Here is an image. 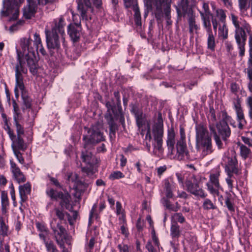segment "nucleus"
I'll list each match as a JSON object with an SVG mask.
<instances>
[{"label":"nucleus","instance_id":"1","mask_svg":"<svg viewBox=\"0 0 252 252\" xmlns=\"http://www.w3.org/2000/svg\"><path fill=\"white\" fill-rule=\"evenodd\" d=\"M34 39L32 40L30 37H24L20 39V46L22 51L17 49V61H18V52H20L23 58V66L27 62L30 71L33 75L37 72L38 68V59L35 54V46L33 45ZM18 61H17V63Z\"/></svg>","mask_w":252,"mask_h":252},{"label":"nucleus","instance_id":"2","mask_svg":"<svg viewBox=\"0 0 252 252\" xmlns=\"http://www.w3.org/2000/svg\"><path fill=\"white\" fill-rule=\"evenodd\" d=\"M231 20L235 28V38L240 50L239 55L243 57L245 54V45L247 35L245 30L249 32L251 30L250 25L244 20L239 18L234 14H231Z\"/></svg>","mask_w":252,"mask_h":252},{"label":"nucleus","instance_id":"3","mask_svg":"<svg viewBox=\"0 0 252 252\" xmlns=\"http://www.w3.org/2000/svg\"><path fill=\"white\" fill-rule=\"evenodd\" d=\"M106 107L107 111L105 115V118L109 125L110 134L111 136L112 134L115 135L118 129L116 121L119 120L120 123L124 127H125V117L122 113V108H121V110L117 109L114 103L111 102H107Z\"/></svg>","mask_w":252,"mask_h":252},{"label":"nucleus","instance_id":"4","mask_svg":"<svg viewBox=\"0 0 252 252\" xmlns=\"http://www.w3.org/2000/svg\"><path fill=\"white\" fill-rule=\"evenodd\" d=\"M87 133L83 135V147L85 148H94L98 143L105 140L104 136L102 132L101 125L96 124L90 128L85 127Z\"/></svg>","mask_w":252,"mask_h":252},{"label":"nucleus","instance_id":"5","mask_svg":"<svg viewBox=\"0 0 252 252\" xmlns=\"http://www.w3.org/2000/svg\"><path fill=\"white\" fill-rule=\"evenodd\" d=\"M196 143L197 146L203 148L202 155L203 157L210 154L213 152L212 140L206 127L202 124H198L195 126Z\"/></svg>","mask_w":252,"mask_h":252},{"label":"nucleus","instance_id":"6","mask_svg":"<svg viewBox=\"0 0 252 252\" xmlns=\"http://www.w3.org/2000/svg\"><path fill=\"white\" fill-rule=\"evenodd\" d=\"M163 124L161 115L158 116L157 122L153 126L152 134L153 137L152 145L153 152L158 156L162 155L164 152L163 148Z\"/></svg>","mask_w":252,"mask_h":252},{"label":"nucleus","instance_id":"7","mask_svg":"<svg viewBox=\"0 0 252 252\" xmlns=\"http://www.w3.org/2000/svg\"><path fill=\"white\" fill-rule=\"evenodd\" d=\"M18 61L14 67L15 72L16 84L14 89L15 95L16 97L19 96L18 89L21 91V95L22 92H26L25 89V85L23 80V74H27V69L23 66V58L21 56L20 52H18Z\"/></svg>","mask_w":252,"mask_h":252},{"label":"nucleus","instance_id":"8","mask_svg":"<svg viewBox=\"0 0 252 252\" xmlns=\"http://www.w3.org/2000/svg\"><path fill=\"white\" fill-rule=\"evenodd\" d=\"M77 8L81 18L82 20L87 21L91 19L90 13H93L94 9L92 7L93 4L96 8H99L102 5V0H77Z\"/></svg>","mask_w":252,"mask_h":252},{"label":"nucleus","instance_id":"9","mask_svg":"<svg viewBox=\"0 0 252 252\" xmlns=\"http://www.w3.org/2000/svg\"><path fill=\"white\" fill-rule=\"evenodd\" d=\"M200 181L194 175H191L189 178L186 179L185 186L186 190L190 194L198 198H205L207 194L200 187Z\"/></svg>","mask_w":252,"mask_h":252},{"label":"nucleus","instance_id":"10","mask_svg":"<svg viewBox=\"0 0 252 252\" xmlns=\"http://www.w3.org/2000/svg\"><path fill=\"white\" fill-rule=\"evenodd\" d=\"M46 43L48 49L49 50L51 56H53L55 52H59L61 49V41L60 39V34L58 33H53L49 31H45Z\"/></svg>","mask_w":252,"mask_h":252},{"label":"nucleus","instance_id":"11","mask_svg":"<svg viewBox=\"0 0 252 252\" xmlns=\"http://www.w3.org/2000/svg\"><path fill=\"white\" fill-rule=\"evenodd\" d=\"M67 180L69 182L74 183L73 186V195L76 198L80 199L82 193L88 188L89 183H85L79 179L76 174L71 173L68 176Z\"/></svg>","mask_w":252,"mask_h":252},{"label":"nucleus","instance_id":"12","mask_svg":"<svg viewBox=\"0 0 252 252\" xmlns=\"http://www.w3.org/2000/svg\"><path fill=\"white\" fill-rule=\"evenodd\" d=\"M51 228L57 243L62 248L64 247V240L65 239L66 231L61 225V222H57V220H53L50 223Z\"/></svg>","mask_w":252,"mask_h":252},{"label":"nucleus","instance_id":"13","mask_svg":"<svg viewBox=\"0 0 252 252\" xmlns=\"http://www.w3.org/2000/svg\"><path fill=\"white\" fill-rule=\"evenodd\" d=\"M19 5L12 4L11 0H3V9L0 13L2 16H8L11 15L10 20H16L19 16Z\"/></svg>","mask_w":252,"mask_h":252},{"label":"nucleus","instance_id":"14","mask_svg":"<svg viewBox=\"0 0 252 252\" xmlns=\"http://www.w3.org/2000/svg\"><path fill=\"white\" fill-rule=\"evenodd\" d=\"M208 117L210 119L209 127L211 133L213 134L215 141L219 149H221L222 147V143L219 136L217 134L215 129V122L216 121L217 119L215 110L213 108L210 109L209 116Z\"/></svg>","mask_w":252,"mask_h":252},{"label":"nucleus","instance_id":"15","mask_svg":"<svg viewBox=\"0 0 252 252\" xmlns=\"http://www.w3.org/2000/svg\"><path fill=\"white\" fill-rule=\"evenodd\" d=\"M124 5L126 8L132 7L134 12V20L137 26H141V17L137 0H123Z\"/></svg>","mask_w":252,"mask_h":252},{"label":"nucleus","instance_id":"16","mask_svg":"<svg viewBox=\"0 0 252 252\" xmlns=\"http://www.w3.org/2000/svg\"><path fill=\"white\" fill-rule=\"evenodd\" d=\"M177 150L176 157L178 160H182L189 159V152L186 141L178 140L176 145Z\"/></svg>","mask_w":252,"mask_h":252},{"label":"nucleus","instance_id":"17","mask_svg":"<svg viewBox=\"0 0 252 252\" xmlns=\"http://www.w3.org/2000/svg\"><path fill=\"white\" fill-rule=\"evenodd\" d=\"M81 30L80 23L70 24L68 25L67 32L73 42L79 41L81 35Z\"/></svg>","mask_w":252,"mask_h":252},{"label":"nucleus","instance_id":"18","mask_svg":"<svg viewBox=\"0 0 252 252\" xmlns=\"http://www.w3.org/2000/svg\"><path fill=\"white\" fill-rule=\"evenodd\" d=\"M8 133L9 136L12 141V147L13 151L16 150H23L24 151L26 149L24 141L23 139V136H18L16 137L13 132L10 130H9Z\"/></svg>","mask_w":252,"mask_h":252},{"label":"nucleus","instance_id":"19","mask_svg":"<svg viewBox=\"0 0 252 252\" xmlns=\"http://www.w3.org/2000/svg\"><path fill=\"white\" fill-rule=\"evenodd\" d=\"M28 4L23 9V16L27 19L33 17L37 9V4L35 0H27Z\"/></svg>","mask_w":252,"mask_h":252},{"label":"nucleus","instance_id":"20","mask_svg":"<svg viewBox=\"0 0 252 252\" xmlns=\"http://www.w3.org/2000/svg\"><path fill=\"white\" fill-rule=\"evenodd\" d=\"M216 127L222 139L224 141L226 140L227 138L230 136L231 134L230 129L226 122L222 120L216 125L215 127Z\"/></svg>","mask_w":252,"mask_h":252},{"label":"nucleus","instance_id":"21","mask_svg":"<svg viewBox=\"0 0 252 252\" xmlns=\"http://www.w3.org/2000/svg\"><path fill=\"white\" fill-rule=\"evenodd\" d=\"M175 132L173 126H171L167 130L166 144L167 147L168 153L173 154L174 146L176 143Z\"/></svg>","mask_w":252,"mask_h":252},{"label":"nucleus","instance_id":"22","mask_svg":"<svg viewBox=\"0 0 252 252\" xmlns=\"http://www.w3.org/2000/svg\"><path fill=\"white\" fill-rule=\"evenodd\" d=\"M55 26L52 28V31H50L53 33H58L61 36L63 42H64V27L65 23L63 17H60L58 20L56 19L54 20Z\"/></svg>","mask_w":252,"mask_h":252},{"label":"nucleus","instance_id":"23","mask_svg":"<svg viewBox=\"0 0 252 252\" xmlns=\"http://www.w3.org/2000/svg\"><path fill=\"white\" fill-rule=\"evenodd\" d=\"M94 148H85L82 151L81 158L83 161L88 164H94L96 162V158L94 156L92 151Z\"/></svg>","mask_w":252,"mask_h":252},{"label":"nucleus","instance_id":"24","mask_svg":"<svg viewBox=\"0 0 252 252\" xmlns=\"http://www.w3.org/2000/svg\"><path fill=\"white\" fill-rule=\"evenodd\" d=\"M11 170L15 180L19 183L24 182L26 178L20 168L12 160H10Z\"/></svg>","mask_w":252,"mask_h":252},{"label":"nucleus","instance_id":"25","mask_svg":"<svg viewBox=\"0 0 252 252\" xmlns=\"http://www.w3.org/2000/svg\"><path fill=\"white\" fill-rule=\"evenodd\" d=\"M237 164V160L235 157L228 158L227 164L226 165V170L227 171L228 174L230 175L233 173L236 174H239Z\"/></svg>","mask_w":252,"mask_h":252},{"label":"nucleus","instance_id":"26","mask_svg":"<svg viewBox=\"0 0 252 252\" xmlns=\"http://www.w3.org/2000/svg\"><path fill=\"white\" fill-rule=\"evenodd\" d=\"M153 5L156 7L155 11V17L159 23L162 22L163 17L162 1L161 0H153Z\"/></svg>","mask_w":252,"mask_h":252},{"label":"nucleus","instance_id":"27","mask_svg":"<svg viewBox=\"0 0 252 252\" xmlns=\"http://www.w3.org/2000/svg\"><path fill=\"white\" fill-rule=\"evenodd\" d=\"M59 199H61L60 205L62 207H65L66 209L69 211H72L73 210V206L70 203V196L68 193H63L61 192L59 194Z\"/></svg>","mask_w":252,"mask_h":252},{"label":"nucleus","instance_id":"28","mask_svg":"<svg viewBox=\"0 0 252 252\" xmlns=\"http://www.w3.org/2000/svg\"><path fill=\"white\" fill-rule=\"evenodd\" d=\"M203 26L206 28V31L208 34L207 39L208 48L212 50H214L215 47V39L212 33L211 25L208 23V25H207L206 23H205V25Z\"/></svg>","mask_w":252,"mask_h":252},{"label":"nucleus","instance_id":"29","mask_svg":"<svg viewBox=\"0 0 252 252\" xmlns=\"http://www.w3.org/2000/svg\"><path fill=\"white\" fill-rule=\"evenodd\" d=\"M202 7L203 11H200V13L201 16V19L203 21V25L206 23L207 25L211 24L210 18L211 16V13L209 10V5L208 3L202 1Z\"/></svg>","mask_w":252,"mask_h":252},{"label":"nucleus","instance_id":"30","mask_svg":"<svg viewBox=\"0 0 252 252\" xmlns=\"http://www.w3.org/2000/svg\"><path fill=\"white\" fill-rule=\"evenodd\" d=\"M235 108L237 114V120L239 122L238 127L240 129H242L244 125L246 123L243 111L239 103L235 104Z\"/></svg>","mask_w":252,"mask_h":252},{"label":"nucleus","instance_id":"31","mask_svg":"<svg viewBox=\"0 0 252 252\" xmlns=\"http://www.w3.org/2000/svg\"><path fill=\"white\" fill-rule=\"evenodd\" d=\"M33 38L34 39L33 45L35 46V55L38 54V51L39 50L42 55H45L46 54V52L45 50L43 47L41 43V40L39 37V35L37 33H35L34 34Z\"/></svg>","mask_w":252,"mask_h":252},{"label":"nucleus","instance_id":"32","mask_svg":"<svg viewBox=\"0 0 252 252\" xmlns=\"http://www.w3.org/2000/svg\"><path fill=\"white\" fill-rule=\"evenodd\" d=\"M31 190V185L29 183L19 187V193L21 202H25L27 200V195L30 194Z\"/></svg>","mask_w":252,"mask_h":252},{"label":"nucleus","instance_id":"33","mask_svg":"<svg viewBox=\"0 0 252 252\" xmlns=\"http://www.w3.org/2000/svg\"><path fill=\"white\" fill-rule=\"evenodd\" d=\"M174 186L172 185L169 181L168 179L164 180L163 190L166 196V198H171L173 196V189Z\"/></svg>","mask_w":252,"mask_h":252},{"label":"nucleus","instance_id":"34","mask_svg":"<svg viewBox=\"0 0 252 252\" xmlns=\"http://www.w3.org/2000/svg\"><path fill=\"white\" fill-rule=\"evenodd\" d=\"M22 98L23 100L22 110L24 111L25 109H30L32 108V99L28 95L27 92H22Z\"/></svg>","mask_w":252,"mask_h":252},{"label":"nucleus","instance_id":"35","mask_svg":"<svg viewBox=\"0 0 252 252\" xmlns=\"http://www.w3.org/2000/svg\"><path fill=\"white\" fill-rule=\"evenodd\" d=\"M1 213L3 215H5L9 206V200L7 194L4 191H2L1 192Z\"/></svg>","mask_w":252,"mask_h":252},{"label":"nucleus","instance_id":"36","mask_svg":"<svg viewBox=\"0 0 252 252\" xmlns=\"http://www.w3.org/2000/svg\"><path fill=\"white\" fill-rule=\"evenodd\" d=\"M161 201L163 206L165 207L166 209L170 211L177 212L180 209V206L178 202H176V206H174L171 203L170 201L165 197H163Z\"/></svg>","mask_w":252,"mask_h":252},{"label":"nucleus","instance_id":"37","mask_svg":"<svg viewBox=\"0 0 252 252\" xmlns=\"http://www.w3.org/2000/svg\"><path fill=\"white\" fill-rule=\"evenodd\" d=\"M171 235L172 238H178L180 235V226L176 221H172L171 226Z\"/></svg>","mask_w":252,"mask_h":252},{"label":"nucleus","instance_id":"38","mask_svg":"<svg viewBox=\"0 0 252 252\" xmlns=\"http://www.w3.org/2000/svg\"><path fill=\"white\" fill-rule=\"evenodd\" d=\"M12 105L14 110L13 119L14 120H22L23 117L20 112V109L18 104L15 100H12Z\"/></svg>","mask_w":252,"mask_h":252},{"label":"nucleus","instance_id":"39","mask_svg":"<svg viewBox=\"0 0 252 252\" xmlns=\"http://www.w3.org/2000/svg\"><path fill=\"white\" fill-rule=\"evenodd\" d=\"M238 5L241 12H245L250 7V0H238Z\"/></svg>","mask_w":252,"mask_h":252},{"label":"nucleus","instance_id":"40","mask_svg":"<svg viewBox=\"0 0 252 252\" xmlns=\"http://www.w3.org/2000/svg\"><path fill=\"white\" fill-rule=\"evenodd\" d=\"M89 166L82 168V171L87 176L92 177L95 173V171L93 166L94 164H88Z\"/></svg>","mask_w":252,"mask_h":252},{"label":"nucleus","instance_id":"41","mask_svg":"<svg viewBox=\"0 0 252 252\" xmlns=\"http://www.w3.org/2000/svg\"><path fill=\"white\" fill-rule=\"evenodd\" d=\"M21 121L22 120H14L17 135L18 136H23L24 134V129L23 126L21 124Z\"/></svg>","mask_w":252,"mask_h":252},{"label":"nucleus","instance_id":"42","mask_svg":"<svg viewBox=\"0 0 252 252\" xmlns=\"http://www.w3.org/2000/svg\"><path fill=\"white\" fill-rule=\"evenodd\" d=\"M8 227L6 225L2 217H0V234L5 236L8 235Z\"/></svg>","mask_w":252,"mask_h":252},{"label":"nucleus","instance_id":"43","mask_svg":"<svg viewBox=\"0 0 252 252\" xmlns=\"http://www.w3.org/2000/svg\"><path fill=\"white\" fill-rule=\"evenodd\" d=\"M203 208L204 210H210V209H216L217 208V207L214 204V203L212 202V201L208 198H206L204 200L203 205H202Z\"/></svg>","mask_w":252,"mask_h":252},{"label":"nucleus","instance_id":"44","mask_svg":"<svg viewBox=\"0 0 252 252\" xmlns=\"http://www.w3.org/2000/svg\"><path fill=\"white\" fill-rule=\"evenodd\" d=\"M171 221H176L182 223L185 221V218L181 213L174 214L171 217Z\"/></svg>","mask_w":252,"mask_h":252},{"label":"nucleus","instance_id":"45","mask_svg":"<svg viewBox=\"0 0 252 252\" xmlns=\"http://www.w3.org/2000/svg\"><path fill=\"white\" fill-rule=\"evenodd\" d=\"M219 173H216L211 175L210 177V181L215 186V187L217 188L220 187V184L219 182Z\"/></svg>","mask_w":252,"mask_h":252},{"label":"nucleus","instance_id":"46","mask_svg":"<svg viewBox=\"0 0 252 252\" xmlns=\"http://www.w3.org/2000/svg\"><path fill=\"white\" fill-rule=\"evenodd\" d=\"M240 148L242 157L244 158H246L250 154L251 150L243 144L240 145Z\"/></svg>","mask_w":252,"mask_h":252},{"label":"nucleus","instance_id":"47","mask_svg":"<svg viewBox=\"0 0 252 252\" xmlns=\"http://www.w3.org/2000/svg\"><path fill=\"white\" fill-rule=\"evenodd\" d=\"M45 245L48 252H58V249L52 241L46 243Z\"/></svg>","mask_w":252,"mask_h":252},{"label":"nucleus","instance_id":"48","mask_svg":"<svg viewBox=\"0 0 252 252\" xmlns=\"http://www.w3.org/2000/svg\"><path fill=\"white\" fill-rule=\"evenodd\" d=\"M219 35L222 37L223 39H225L228 37V29L225 25L219 28Z\"/></svg>","mask_w":252,"mask_h":252},{"label":"nucleus","instance_id":"49","mask_svg":"<svg viewBox=\"0 0 252 252\" xmlns=\"http://www.w3.org/2000/svg\"><path fill=\"white\" fill-rule=\"evenodd\" d=\"M114 95L115 96V97H116V103H115L114 102V100H112L110 102H112V103H114V104L116 106V108L117 109H120V110L121 109V100H120V93L118 91H115L114 93ZM108 102H110L109 101Z\"/></svg>","mask_w":252,"mask_h":252},{"label":"nucleus","instance_id":"50","mask_svg":"<svg viewBox=\"0 0 252 252\" xmlns=\"http://www.w3.org/2000/svg\"><path fill=\"white\" fill-rule=\"evenodd\" d=\"M216 16L221 21L224 22L226 15L224 11L221 9H217L216 10Z\"/></svg>","mask_w":252,"mask_h":252},{"label":"nucleus","instance_id":"51","mask_svg":"<svg viewBox=\"0 0 252 252\" xmlns=\"http://www.w3.org/2000/svg\"><path fill=\"white\" fill-rule=\"evenodd\" d=\"M55 211L56 216L60 220V222L62 223V221H64V222H65V220L64 219L65 214L63 212V211L62 210H61L59 208H55Z\"/></svg>","mask_w":252,"mask_h":252},{"label":"nucleus","instance_id":"52","mask_svg":"<svg viewBox=\"0 0 252 252\" xmlns=\"http://www.w3.org/2000/svg\"><path fill=\"white\" fill-rule=\"evenodd\" d=\"M230 196L231 195H229L225 197V203L228 210L231 211H233L234 210V208L233 205L231 201Z\"/></svg>","mask_w":252,"mask_h":252},{"label":"nucleus","instance_id":"53","mask_svg":"<svg viewBox=\"0 0 252 252\" xmlns=\"http://www.w3.org/2000/svg\"><path fill=\"white\" fill-rule=\"evenodd\" d=\"M137 116H135L136 124L139 128L141 127L145 124V120L142 117V114H137Z\"/></svg>","mask_w":252,"mask_h":252},{"label":"nucleus","instance_id":"54","mask_svg":"<svg viewBox=\"0 0 252 252\" xmlns=\"http://www.w3.org/2000/svg\"><path fill=\"white\" fill-rule=\"evenodd\" d=\"M123 177H124V175L120 171L114 172L109 176V178L111 180L118 179Z\"/></svg>","mask_w":252,"mask_h":252},{"label":"nucleus","instance_id":"55","mask_svg":"<svg viewBox=\"0 0 252 252\" xmlns=\"http://www.w3.org/2000/svg\"><path fill=\"white\" fill-rule=\"evenodd\" d=\"M165 15V18L166 20V25L167 26H170L172 24V21L171 20V10H163Z\"/></svg>","mask_w":252,"mask_h":252},{"label":"nucleus","instance_id":"56","mask_svg":"<svg viewBox=\"0 0 252 252\" xmlns=\"http://www.w3.org/2000/svg\"><path fill=\"white\" fill-rule=\"evenodd\" d=\"M189 28L193 29L195 31V32L197 33V31L198 29V26L196 24L194 18L190 17L189 19Z\"/></svg>","mask_w":252,"mask_h":252},{"label":"nucleus","instance_id":"57","mask_svg":"<svg viewBox=\"0 0 252 252\" xmlns=\"http://www.w3.org/2000/svg\"><path fill=\"white\" fill-rule=\"evenodd\" d=\"M206 186L207 187L208 190L210 191V192L213 195H217L218 196L219 195V191L218 189H215L213 186L210 184L209 183H207L206 184Z\"/></svg>","mask_w":252,"mask_h":252},{"label":"nucleus","instance_id":"58","mask_svg":"<svg viewBox=\"0 0 252 252\" xmlns=\"http://www.w3.org/2000/svg\"><path fill=\"white\" fill-rule=\"evenodd\" d=\"M162 1V7H163V10H171V3L172 0H161Z\"/></svg>","mask_w":252,"mask_h":252},{"label":"nucleus","instance_id":"59","mask_svg":"<svg viewBox=\"0 0 252 252\" xmlns=\"http://www.w3.org/2000/svg\"><path fill=\"white\" fill-rule=\"evenodd\" d=\"M246 103L249 108V116L252 119V96H249L247 98Z\"/></svg>","mask_w":252,"mask_h":252},{"label":"nucleus","instance_id":"60","mask_svg":"<svg viewBox=\"0 0 252 252\" xmlns=\"http://www.w3.org/2000/svg\"><path fill=\"white\" fill-rule=\"evenodd\" d=\"M151 234H152V240H153L155 245L156 247H157L158 248H159V240H158V237L157 236V235L156 234V232H155V230L154 229H153L152 231Z\"/></svg>","mask_w":252,"mask_h":252},{"label":"nucleus","instance_id":"61","mask_svg":"<svg viewBox=\"0 0 252 252\" xmlns=\"http://www.w3.org/2000/svg\"><path fill=\"white\" fill-rule=\"evenodd\" d=\"M228 177L226 179V182L228 185V188L230 189V191H232V189L233 188V180H231V177H232V174H228Z\"/></svg>","mask_w":252,"mask_h":252},{"label":"nucleus","instance_id":"62","mask_svg":"<svg viewBox=\"0 0 252 252\" xmlns=\"http://www.w3.org/2000/svg\"><path fill=\"white\" fill-rule=\"evenodd\" d=\"M249 52H250V59L249 60V62L252 63V35H250L249 38Z\"/></svg>","mask_w":252,"mask_h":252},{"label":"nucleus","instance_id":"63","mask_svg":"<svg viewBox=\"0 0 252 252\" xmlns=\"http://www.w3.org/2000/svg\"><path fill=\"white\" fill-rule=\"evenodd\" d=\"M118 248L120 252H129V247L126 245H119Z\"/></svg>","mask_w":252,"mask_h":252},{"label":"nucleus","instance_id":"64","mask_svg":"<svg viewBox=\"0 0 252 252\" xmlns=\"http://www.w3.org/2000/svg\"><path fill=\"white\" fill-rule=\"evenodd\" d=\"M146 248L149 252H156V250L154 248L151 241H148L146 245Z\"/></svg>","mask_w":252,"mask_h":252}]
</instances>
